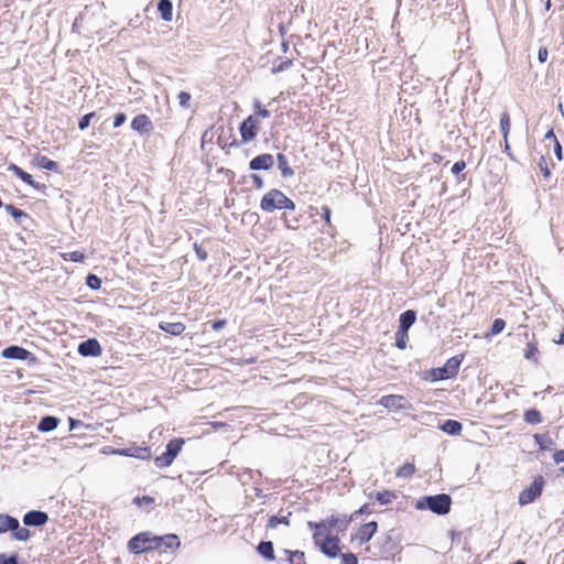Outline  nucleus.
<instances>
[{"label":"nucleus","mask_w":564,"mask_h":564,"mask_svg":"<svg viewBox=\"0 0 564 564\" xmlns=\"http://www.w3.org/2000/svg\"><path fill=\"white\" fill-rule=\"evenodd\" d=\"M462 361L463 356H454L447 359L443 367L431 370L432 379L434 381H440L454 378L458 373Z\"/></svg>","instance_id":"obj_4"},{"label":"nucleus","mask_w":564,"mask_h":564,"mask_svg":"<svg viewBox=\"0 0 564 564\" xmlns=\"http://www.w3.org/2000/svg\"><path fill=\"white\" fill-rule=\"evenodd\" d=\"M7 213L15 220L18 224H22L24 219H29V215L22 209L17 208L13 205H6Z\"/></svg>","instance_id":"obj_30"},{"label":"nucleus","mask_w":564,"mask_h":564,"mask_svg":"<svg viewBox=\"0 0 564 564\" xmlns=\"http://www.w3.org/2000/svg\"><path fill=\"white\" fill-rule=\"evenodd\" d=\"M285 554L288 555V561L290 564H306L305 554L303 551H290L285 550Z\"/></svg>","instance_id":"obj_33"},{"label":"nucleus","mask_w":564,"mask_h":564,"mask_svg":"<svg viewBox=\"0 0 564 564\" xmlns=\"http://www.w3.org/2000/svg\"><path fill=\"white\" fill-rule=\"evenodd\" d=\"M35 163L41 169H44V170H47V171H52V172H56V173H61V169H59L58 163H56L55 161L48 159L47 156H44V155L36 156L35 158Z\"/></svg>","instance_id":"obj_26"},{"label":"nucleus","mask_w":564,"mask_h":564,"mask_svg":"<svg viewBox=\"0 0 564 564\" xmlns=\"http://www.w3.org/2000/svg\"><path fill=\"white\" fill-rule=\"evenodd\" d=\"M414 473L415 466L411 463H405L397 469L395 476L399 478L408 479L413 476Z\"/></svg>","instance_id":"obj_35"},{"label":"nucleus","mask_w":564,"mask_h":564,"mask_svg":"<svg viewBox=\"0 0 564 564\" xmlns=\"http://www.w3.org/2000/svg\"><path fill=\"white\" fill-rule=\"evenodd\" d=\"M158 11L162 20L171 21L173 18V4L171 0H159L158 2Z\"/></svg>","instance_id":"obj_25"},{"label":"nucleus","mask_w":564,"mask_h":564,"mask_svg":"<svg viewBox=\"0 0 564 564\" xmlns=\"http://www.w3.org/2000/svg\"><path fill=\"white\" fill-rule=\"evenodd\" d=\"M253 116H257L258 119H259V117H261V118H269L270 117V111L267 110L265 108H263V109H260L259 111H256V113Z\"/></svg>","instance_id":"obj_59"},{"label":"nucleus","mask_w":564,"mask_h":564,"mask_svg":"<svg viewBox=\"0 0 564 564\" xmlns=\"http://www.w3.org/2000/svg\"><path fill=\"white\" fill-rule=\"evenodd\" d=\"M510 127H511L510 117H509L508 112L505 111L500 116V129L503 134V139L508 138V134L510 132Z\"/></svg>","instance_id":"obj_38"},{"label":"nucleus","mask_w":564,"mask_h":564,"mask_svg":"<svg viewBox=\"0 0 564 564\" xmlns=\"http://www.w3.org/2000/svg\"><path fill=\"white\" fill-rule=\"evenodd\" d=\"M544 139H545V140H552L553 142H555V140H557V139H556V137H555V134H554L553 129L549 130V131L545 133Z\"/></svg>","instance_id":"obj_62"},{"label":"nucleus","mask_w":564,"mask_h":564,"mask_svg":"<svg viewBox=\"0 0 564 564\" xmlns=\"http://www.w3.org/2000/svg\"><path fill=\"white\" fill-rule=\"evenodd\" d=\"M183 444V438L171 440L166 445L165 452H167L172 457L175 458L181 452Z\"/></svg>","instance_id":"obj_32"},{"label":"nucleus","mask_w":564,"mask_h":564,"mask_svg":"<svg viewBox=\"0 0 564 564\" xmlns=\"http://www.w3.org/2000/svg\"><path fill=\"white\" fill-rule=\"evenodd\" d=\"M293 65V61L288 58L280 63L276 67L272 69L273 73H280L289 69Z\"/></svg>","instance_id":"obj_50"},{"label":"nucleus","mask_w":564,"mask_h":564,"mask_svg":"<svg viewBox=\"0 0 564 564\" xmlns=\"http://www.w3.org/2000/svg\"><path fill=\"white\" fill-rule=\"evenodd\" d=\"M465 167H466L465 161L459 160V161L455 162L454 165L452 166V173L458 175L459 173H462L465 170Z\"/></svg>","instance_id":"obj_51"},{"label":"nucleus","mask_w":564,"mask_h":564,"mask_svg":"<svg viewBox=\"0 0 564 564\" xmlns=\"http://www.w3.org/2000/svg\"><path fill=\"white\" fill-rule=\"evenodd\" d=\"M452 506V498L447 494H437L433 496H423L415 502V509L430 510L437 516H445L449 513Z\"/></svg>","instance_id":"obj_1"},{"label":"nucleus","mask_w":564,"mask_h":564,"mask_svg":"<svg viewBox=\"0 0 564 564\" xmlns=\"http://www.w3.org/2000/svg\"><path fill=\"white\" fill-rule=\"evenodd\" d=\"M538 351L539 350H538L536 345L533 343H529L527 346V349L524 351V357L527 359H532L535 356V354H538Z\"/></svg>","instance_id":"obj_49"},{"label":"nucleus","mask_w":564,"mask_h":564,"mask_svg":"<svg viewBox=\"0 0 564 564\" xmlns=\"http://www.w3.org/2000/svg\"><path fill=\"white\" fill-rule=\"evenodd\" d=\"M273 165L274 158L270 153L257 155L249 162V169L251 171L270 170Z\"/></svg>","instance_id":"obj_14"},{"label":"nucleus","mask_w":564,"mask_h":564,"mask_svg":"<svg viewBox=\"0 0 564 564\" xmlns=\"http://www.w3.org/2000/svg\"><path fill=\"white\" fill-rule=\"evenodd\" d=\"M257 551L267 561L275 560L273 543L271 541H261L257 546Z\"/></svg>","instance_id":"obj_24"},{"label":"nucleus","mask_w":564,"mask_h":564,"mask_svg":"<svg viewBox=\"0 0 564 564\" xmlns=\"http://www.w3.org/2000/svg\"><path fill=\"white\" fill-rule=\"evenodd\" d=\"M227 325L226 319H215L210 322V326L214 330H220Z\"/></svg>","instance_id":"obj_55"},{"label":"nucleus","mask_w":564,"mask_h":564,"mask_svg":"<svg viewBox=\"0 0 564 564\" xmlns=\"http://www.w3.org/2000/svg\"><path fill=\"white\" fill-rule=\"evenodd\" d=\"M441 430L447 433L448 435H458L463 430V425L460 422L456 420H446L441 425Z\"/></svg>","instance_id":"obj_27"},{"label":"nucleus","mask_w":564,"mask_h":564,"mask_svg":"<svg viewBox=\"0 0 564 564\" xmlns=\"http://www.w3.org/2000/svg\"><path fill=\"white\" fill-rule=\"evenodd\" d=\"M553 459L556 464L564 463V449L555 451L553 454Z\"/></svg>","instance_id":"obj_58"},{"label":"nucleus","mask_w":564,"mask_h":564,"mask_svg":"<svg viewBox=\"0 0 564 564\" xmlns=\"http://www.w3.org/2000/svg\"><path fill=\"white\" fill-rule=\"evenodd\" d=\"M178 98V105L184 108V109H188L189 108V101H191V94L187 93V91H181L177 96Z\"/></svg>","instance_id":"obj_43"},{"label":"nucleus","mask_w":564,"mask_h":564,"mask_svg":"<svg viewBox=\"0 0 564 564\" xmlns=\"http://www.w3.org/2000/svg\"><path fill=\"white\" fill-rule=\"evenodd\" d=\"M406 341H408V332H401V330H397L395 333V346L399 348V349H405L406 348Z\"/></svg>","instance_id":"obj_40"},{"label":"nucleus","mask_w":564,"mask_h":564,"mask_svg":"<svg viewBox=\"0 0 564 564\" xmlns=\"http://www.w3.org/2000/svg\"><path fill=\"white\" fill-rule=\"evenodd\" d=\"M131 128L141 134L149 133L153 129V124L149 117L144 113L138 115L131 121Z\"/></svg>","instance_id":"obj_16"},{"label":"nucleus","mask_w":564,"mask_h":564,"mask_svg":"<svg viewBox=\"0 0 564 564\" xmlns=\"http://www.w3.org/2000/svg\"><path fill=\"white\" fill-rule=\"evenodd\" d=\"M371 512H372V509L370 508V505L365 503L358 510H356L354 513H351L349 517H352V520H355L358 516L370 514Z\"/></svg>","instance_id":"obj_45"},{"label":"nucleus","mask_w":564,"mask_h":564,"mask_svg":"<svg viewBox=\"0 0 564 564\" xmlns=\"http://www.w3.org/2000/svg\"><path fill=\"white\" fill-rule=\"evenodd\" d=\"M533 438L541 451L551 449L552 445H554L549 434H534Z\"/></svg>","instance_id":"obj_31"},{"label":"nucleus","mask_w":564,"mask_h":564,"mask_svg":"<svg viewBox=\"0 0 564 564\" xmlns=\"http://www.w3.org/2000/svg\"><path fill=\"white\" fill-rule=\"evenodd\" d=\"M158 549V535L141 532L128 542V550L133 554H141Z\"/></svg>","instance_id":"obj_3"},{"label":"nucleus","mask_w":564,"mask_h":564,"mask_svg":"<svg viewBox=\"0 0 564 564\" xmlns=\"http://www.w3.org/2000/svg\"><path fill=\"white\" fill-rule=\"evenodd\" d=\"M258 126L259 119L257 116H249L241 122L239 131L243 142H250L257 137L259 129Z\"/></svg>","instance_id":"obj_8"},{"label":"nucleus","mask_w":564,"mask_h":564,"mask_svg":"<svg viewBox=\"0 0 564 564\" xmlns=\"http://www.w3.org/2000/svg\"><path fill=\"white\" fill-rule=\"evenodd\" d=\"M330 215H332L330 208L326 205L322 206L321 216L327 224H330Z\"/></svg>","instance_id":"obj_53"},{"label":"nucleus","mask_w":564,"mask_h":564,"mask_svg":"<svg viewBox=\"0 0 564 564\" xmlns=\"http://www.w3.org/2000/svg\"><path fill=\"white\" fill-rule=\"evenodd\" d=\"M351 521L352 517L345 516L343 519H340L336 516H330L327 518V527L329 529L336 528L338 532H345Z\"/></svg>","instance_id":"obj_19"},{"label":"nucleus","mask_w":564,"mask_h":564,"mask_svg":"<svg viewBox=\"0 0 564 564\" xmlns=\"http://www.w3.org/2000/svg\"><path fill=\"white\" fill-rule=\"evenodd\" d=\"M48 521V514L41 510H31L23 516L25 527H43Z\"/></svg>","instance_id":"obj_13"},{"label":"nucleus","mask_w":564,"mask_h":564,"mask_svg":"<svg viewBox=\"0 0 564 564\" xmlns=\"http://www.w3.org/2000/svg\"><path fill=\"white\" fill-rule=\"evenodd\" d=\"M101 279L98 278L96 274L89 273L86 278V284L91 290H99L101 288Z\"/></svg>","instance_id":"obj_39"},{"label":"nucleus","mask_w":564,"mask_h":564,"mask_svg":"<svg viewBox=\"0 0 564 564\" xmlns=\"http://www.w3.org/2000/svg\"><path fill=\"white\" fill-rule=\"evenodd\" d=\"M307 527H308L311 530H314L315 532H321V524H317V522L308 521V522H307Z\"/></svg>","instance_id":"obj_60"},{"label":"nucleus","mask_w":564,"mask_h":564,"mask_svg":"<svg viewBox=\"0 0 564 564\" xmlns=\"http://www.w3.org/2000/svg\"><path fill=\"white\" fill-rule=\"evenodd\" d=\"M127 120V116L123 112H118L113 118V128H119Z\"/></svg>","instance_id":"obj_52"},{"label":"nucleus","mask_w":564,"mask_h":564,"mask_svg":"<svg viewBox=\"0 0 564 564\" xmlns=\"http://www.w3.org/2000/svg\"><path fill=\"white\" fill-rule=\"evenodd\" d=\"M0 564H18V555L11 554L7 556L6 554H0Z\"/></svg>","instance_id":"obj_48"},{"label":"nucleus","mask_w":564,"mask_h":564,"mask_svg":"<svg viewBox=\"0 0 564 564\" xmlns=\"http://www.w3.org/2000/svg\"><path fill=\"white\" fill-rule=\"evenodd\" d=\"M194 250H195V254L196 257L200 260V261H205L207 260L208 258V252L200 246L198 245L197 242L194 243Z\"/></svg>","instance_id":"obj_44"},{"label":"nucleus","mask_w":564,"mask_h":564,"mask_svg":"<svg viewBox=\"0 0 564 564\" xmlns=\"http://www.w3.org/2000/svg\"><path fill=\"white\" fill-rule=\"evenodd\" d=\"M59 420L53 415H46L41 419L37 430L43 433L52 432L57 429Z\"/></svg>","instance_id":"obj_22"},{"label":"nucleus","mask_w":564,"mask_h":564,"mask_svg":"<svg viewBox=\"0 0 564 564\" xmlns=\"http://www.w3.org/2000/svg\"><path fill=\"white\" fill-rule=\"evenodd\" d=\"M8 170L12 171L19 178H21L28 185H30L36 189H40L42 187L39 183H36L33 180L31 174L26 173L25 171H23L20 166L15 165L14 163L9 164Z\"/></svg>","instance_id":"obj_17"},{"label":"nucleus","mask_w":564,"mask_h":564,"mask_svg":"<svg viewBox=\"0 0 564 564\" xmlns=\"http://www.w3.org/2000/svg\"><path fill=\"white\" fill-rule=\"evenodd\" d=\"M554 153L558 161H561L563 159L562 145L558 142V140H555V142H554Z\"/></svg>","instance_id":"obj_57"},{"label":"nucleus","mask_w":564,"mask_h":564,"mask_svg":"<svg viewBox=\"0 0 564 564\" xmlns=\"http://www.w3.org/2000/svg\"><path fill=\"white\" fill-rule=\"evenodd\" d=\"M378 403L389 411H401L411 409V403L408 401V399L399 394L383 395L378 401Z\"/></svg>","instance_id":"obj_7"},{"label":"nucleus","mask_w":564,"mask_h":564,"mask_svg":"<svg viewBox=\"0 0 564 564\" xmlns=\"http://www.w3.org/2000/svg\"><path fill=\"white\" fill-rule=\"evenodd\" d=\"M278 166L281 171V175L284 178L291 177L294 175L293 169L290 167L286 156L283 153H278L276 155Z\"/></svg>","instance_id":"obj_28"},{"label":"nucleus","mask_w":564,"mask_h":564,"mask_svg":"<svg viewBox=\"0 0 564 564\" xmlns=\"http://www.w3.org/2000/svg\"><path fill=\"white\" fill-rule=\"evenodd\" d=\"M32 533L28 528L21 527L18 521V529H13L11 538L17 541L26 542L31 539Z\"/></svg>","instance_id":"obj_29"},{"label":"nucleus","mask_w":564,"mask_h":564,"mask_svg":"<svg viewBox=\"0 0 564 564\" xmlns=\"http://www.w3.org/2000/svg\"><path fill=\"white\" fill-rule=\"evenodd\" d=\"M260 208L265 213H273L275 209H295L294 202L280 189H270L263 195L260 202Z\"/></svg>","instance_id":"obj_2"},{"label":"nucleus","mask_w":564,"mask_h":564,"mask_svg":"<svg viewBox=\"0 0 564 564\" xmlns=\"http://www.w3.org/2000/svg\"><path fill=\"white\" fill-rule=\"evenodd\" d=\"M284 223L288 228H292V229L296 228V226L293 224V220H289L286 217H284Z\"/></svg>","instance_id":"obj_64"},{"label":"nucleus","mask_w":564,"mask_h":564,"mask_svg":"<svg viewBox=\"0 0 564 564\" xmlns=\"http://www.w3.org/2000/svg\"><path fill=\"white\" fill-rule=\"evenodd\" d=\"M181 542L176 534H166L164 536H158V549L164 546L165 549L174 550L180 547Z\"/></svg>","instance_id":"obj_23"},{"label":"nucleus","mask_w":564,"mask_h":564,"mask_svg":"<svg viewBox=\"0 0 564 564\" xmlns=\"http://www.w3.org/2000/svg\"><path fill=\"white\" fill-rule=\"evenodd\" d=\"M113 454L127 457H134L139 459H149L151 452L149 447L131 446L127 448H118L112 451Z\"/></svg>","instance_id":"obj_12"},{"label":"nucleus","mask_w":564,"mask_h":564,"mask_svg":"<svg viewBox=\"0 0 564 564\" xmlns=\"http://www.w3.org/2000/svg\"><path fill=\"white\" fill-rule=\"evenodd\" d=\"M377 529H378V523L376 521H370L368 523H365L352 535L351 540L357 541L360 545H362L372 539V536L377 532Z\"/></svg>","instance_id":"obj_10"},{"label":"nucleus","mask_w":564,"mask_h":564,"mask_svg":"<svg viewBox=\"0 0 564 564\" xmlns=\"http://www.w3.org/2000/svg\"><path fill=\"white\" fill-rule=\"evenodd\" d=\"M251 178H252V181H253V184H254L256 188H258V189L263 188V186H264V182H263V180H262V177H261L260 175H258V174H252V175H251Z\"/></svg>","instance_id":"obj_56"},{"label":"nucleus","mask_w":564,"mask_h":564,"mask_svg":"<svg viewBox=\"0 0 564 564\" xmlns=\"http://www.w3.org/2000/svg\"><path fill=\"white\" fill-rule=\"evenodd\" d=\"M415 321H416L415 311L408 310L400 315L398 329L401 330L402 333L409 332L410 327L415 323Z\"/></svg>","instance_id":"obj_18"},{"label":"nucleus","mask_w":564,"mask_h":564,"mask_svg":"<svg viewBox=\"0 0 564 564\" xmlns=\"http://www.w3.org/2000/svg\"><path fill=\"white\" fill-rule=\"evenodd\" d=\"M397 498L395 492L391 490H383L376 494V500L381 506L390 505Z\"/></svg>","instance_id":"obj_34"},{"label":"nucleus","mask_w":564,"mask_h":564,"mask_svg":"<svg viewBox=\"0 0 564 564\" xmlns=\"http://www.w3.org/2000/svg\"><path fill=\"white\" fill-rule=\"evenodd\" d=\"M319 536L321 532H314L313 540L314 543L319 547L321 552L329 558L337 557L340 552L339 538L336 535H326L325 540L321 541Z\"/></svg>","instance_id":"obj_5"},{"label":"nucleus","mask_w":564,"mask_h":564,"mask_svg":"<svg viewBox=\"0 0 564 564\" xmlns=\"http://www.w3.org/2000/svg\"><path fill=\"white\" fill-rule=\"evenodd\" d=\"M77 351L83 357H98L102 354V348L96 338H89L78 345Z\"/></svg>","instance_id":"obj_11"},{"label":"nucleus","mask_w":564,"mask_h":564,"mask_svg":"<svg viewBox=\"0 0 564 564\" xmlns=\"http://www.w3.org/2000/svg\"><path fill=\"white\" fill-rule=\"evenodd\" d=\"M524 421L529 424H539L542 422V414L536 409H529L524 412Z\"/></svg>","instance_id":"obj_36"},{"label":"nucleus","mask_w":564,"mask_h":564,"mask_svg":"<svg viewBox=\"0 0 564 564\" xmlns=\"http://www.w3.org/2000/svg\"><path fill=\"white\" fill-rule=\"evenodd\" d=\"M549 51L545 46H541L538 52V59L540 63H545L547 61Z\"/></svg>","instance_id":"obj_54"},{"label":"nucleus","mask_w":564,"mask_h":564,"mask_svg":"<svg viewBox=\"0 0 564 564\" xmlns=\"http://www.w3.org/2000/svg\"><path fill=\"white\" fill-rule=\"evenodd\" d=\"M544 486V478L542 476L534 477L532 484L522 490L519 495V503L521 506L529 505L539 498L542 494Z\"/></svg>","instance_id":"obj_6"},{"label":"nucleus","mask_w":564,"mask_h":564,"mask_svg":"<svg viewBox=\"0 0 564 564\" xmlns=\"http://www.w3.org/2000/svg\"><path fill=\"white\" fill-rule=\"evenodd\" d=\"M292 516L291 511L281 510L279 514L271 516L268 519L267 529L268 530H276L280 525L285 529L290 527V517Z\"/></svg>","instance_id":"obj_15"},{"label":"nucleus","mask_w":564,"mask_h":564,"mask_svg":"<svg viewBox=\"0 0 564 564\" xmlns=\"http://www.w3.org/2000/svg\"><path fill=\"white\" fill-rule=\"evenodd\" d=\"M83 423L78 420L69 417V430H75L78 425H82Z\"/></svg>","instance_id":"obj_61"},{"label":"nucleus","mask_w":564,"mask_h":564,"mask_svg":"<svg viewBox=\"0 0 564 564\" xmlns=\"http://www.w3.org/2000/svg\"><path fill=\"white\" fill-rule=\"evenodd\" d=\"M343 564H358V557L354 553H344L341 555Z\"/></svg>","instance_id":"obj_47"},{"label":"nucleus","mask_w":564,"mask_h":564,"mask_svg":"<svg viewBox=\"0 0 564 564\" xmlns=\"http://www.w3.org/2000/svg\"><path fill=\"white\" fill-rule=\"evenodd\" d=\"M538 165H539V169H540L541 173L543 174V176L550 177L551 172H550V169L547 166V163H546V160L544 156L540 158Z\"/></svg>","instance_id":"obj_46"},{"label":"nucleus","mask_w":564,"mask_h":564,"mask_svg":"<svg viewBox=\"0 0 564 564\" xmlns=\"http://www.w3.org/2000/svg\"><path fill=\"white\" fill-rule=\"evenodd\" d=\"M159 328L173 336H178L185 330L182 322H160Z\"/></svg>","instance_id":"obj_20"},{"label":"nucleus","mask_w":564,"mask_h":564,"mask_svg":"<svg viewBox=\"0 0 564 564\" xmlns=\"http://www.w3.org/2000/svg\"><path fill=\"white\" fill-rule=\"evenodd\" d=\"M1 356L6 359L30 360V362H36V357L31 351L17 345L4 348Z\"/></svg>","instance_id":"obj_9"},{"label":"nucleus","mask_w":564,"mask_h":564,"mask_svg":"<svg viewBox=\"0 0 564 564\" xmlns=\"http://www.w3.org/2000/svg\"><path fill=\"white\" fill-rule=\"evenodd\" d=\"M13 529H18V519L7 513H0V534L8 531L12 533Z\"/></svg>","instance_id":"obj_21"},{"label":"nucleus","mask_w":564,"mask_h":564,"mask_svg":"<svg viewBox=\"0 0 564 564\" xmlns=\"http://www.w3.org/2000/svg\"><path fill=\"white\" fill-rule=\"evenodd\" d=\"M505 327H506V322L502 318H496L491 325V334L498 335L505 329Z\"/></svg>","instance_id":"obj_42"},{"label":"nucleus","mask_w":564,"mask_h":564,"mask_svg":"<svg viewBox=\"0 0 564 564\" xmlns=\"http://www.w3.org/2000/svg\"><path fill=\"white\" fill-rule=\"evenodd\" d=\"M505 140V152L511 158L513 159L511 152H510V145L508 143V138L507 139H503Z\"/></svg>","instance_id":"obj_63"},{"label":"nucleus","mask_w":564,"mask_h":564,"mask_svg":"<svg viewBox=\"0 0 564 564\" xmlns=\"http://www.w3.org/2000/svg\"><path fill=\"white\" fill-rule=\"evenodd\" d=\"M174 460V457H172L167 452H164L162 455L155 457V466L159 468L169 467Z\"/></svg>","instance_id":"obj_37"},{"label":"nucleus","mask_w":564,"mask_h":564,"mask_svg":"<svg viewBox=\"0 0 564 564\" xmlns=\"http://www.w3.org/2000/svg\"><path fill=\"white\" fill-rule=\"evenodd\" d=\"M96 117V112H89L83 116L78 121V128L79 130H85L89 127L90 121L93 118Z\"/></svg>","instance_id":"obj_41"}]
</instances>
